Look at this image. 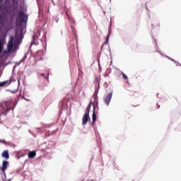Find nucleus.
<instances>
[{
  "instance_id": "1",
  "label": "nucleus",
  "mask_w": 181,
  "mask_h": 181,
  "mask_svg": "<svg viewBox=\"0 0 181 181\" xmlns=\"http://www.w3.org/2000/svg\"><path fill=\"white\" fill-rule=\"evenodd\" d=\"M11 108L9 107V103L2 102L0 104V117L2 115H6V112L10 111Z\"/></svg>"
},
{
  "instance_id": "2",
  "label": "nucleus",
  "mask_w": 181,
  "mask_h": 181,
  "mask_svg": "<svg viewBox=\"0 0 181 181\" xmlns=\"http://www.w3.org/2000/svg\"><path fill=\"white\" fill-rule=\"evenodd\" d=\"M16 22L20 21L21 23H26L28 22V16L25 14L23 11H18V17L16 19Z\"/></svg>"
},
{
  "instance_id": "3",
  "label": "nucleus",
  "mask_w": 181,
  "mask_h": 181,
  "mask_svg": "<svg viewBox=\"0 0 181 181\" xmlns=\"http://www.w3.org/2000/svg\"><path fill=\"white\" fill-rule=\"evenodd\" d=\"M112 98V92H110L108 95L105 96L104 98L105 104H106L107 106L110 105V103H111V100Z\"/></svg>"
},
{
  "instance_id": "4",
  "label": "nucleus",
  "mask_w": 181,
  "mask_h": 181,
  "mask_svg": "<svg viewBox=\"0 0 181 181\" xmlns=\"http://www.w3.org/2000/svg\"><path fill=\"white\" fill-rule=\"evenodd\" d=\"M8 52H12V49H13V37H11L7 45Z\"/></svg>"
},
{
  "instance_id": "5",
  "label": "nucleus",
  "mask_w": 181,
  "mask_h": 181,
  "mask_svg": "<svg viewBox=\"0 0 181 181\" xmlns=\"http://www.w3.org/2000/svg\"><path fill=\"white\" fill-rule=\"evenodd\" d=\"M91 105H93V112L95 111V105L93 104V101H90L88 104L85 114L90 115V110H91Z\"/></svg>"
},
{
  "instance_id": "6",
  "label": "nucleus",
  "mask_w": 181,
  "mask_h": 181,
  "mask_svg": "<svg viewBox=\"0 0 181 181\" xmlns=\"http://www.w3.org/2000/svg\"><path fill=\"white\" fill-rule=\"evenodd\" d=\"M90 115L85 113V115L83 117L82 119V122H83V125H86V124H87V122H88V117Z\"/></svg>"
},
{
  "instance_id": "7",
  "label": "nucleus",
  "mask_w": 181,
  "mask_h": 181,
  "mask_svg": "<svg viewBox=\"0 0 181 181\" xmlns=\"http://www.w3.org/2000/svg\"><path fill=\"white\" fill-rule=\"evenodd\" d=\"M8 165H9V162L5 160L3 161L2 167L1 168L2 172H5V170L8 169Z\"/></svg>"
},
{
  "instance_id": "8",
  "label": "nucleus",
  "mask_w": 181,
  "mask_h": 181,
  "mask_svg": "<svg viewBox=\"0 0 181 181\" xmlns=\"http://www.w3.org/2000/svg\"><path fill=\"white\" fill-rule=\"evenodd\" d=\"M1 156L5 159H9V151L8 150L4 151L1 153Z\"/></svg>"
},
{
  "instance_id": "9",
  "label": "nucleus",
  "mask_w": 181,
  "mask_h": 181,
  "mask_svg": "<svg viewBox=\"0 0 181 181\" xmlns=\"http://www.w3.org/2000/svg\"><path fill=\"white\" fill-rule=\"evenodd\" d=\"M11 83H12V80L0 82V87H5V86H9V84H11Z\"/></svg>"
},
{
  "instance_id": "10",
  "label": "nucleus",
  "mask_w": 181,
  "mask_h": 181,
  "mask_svg": "<svg viewBox=\"0 0 181 181\" xmlns=\"http://www.w3.org/2000/svg\"><path fill=\"white\" fill-rule=\"evenodd\" d=\"M35 156H36V151H30L28 153L29 159H33V158H35Z\"/></svg>"
},
{
  "instance_id": "11",
  "label": "nucleus",
  "mask_w": 181,
  "mask_h": 181,
  "mask_svg": "<svg viewBox=\"0 0 181 181\" xmlns=\"http://www.w3.org/2000/svg\"><path fill=\"white\" fill-rule=\"evenodd\" d=\"M5 43L4 39H0V54L2 53V49H4V44Z\"/></svg>"
},
{
  "instance_id": "12",
  "label": "nucleus",
  "mask_w": 181,
  "mask_h": 181,
  "mask_svg": "<svg viewBox=\"0 0 181 181\" xmlns=\"http://www.w3.org/2000/svg\"><path fill=\"white\" fill-rule=\"evenodd\" d=\"M23 30H21V35H18V33H16V37L17 40H22L23 39V35L22 34Z\"/></svg>"
},
{
  "instance_id": "13",
  "label": "nucleus",
  "mask_w": 181,
  "mask_h": 181,
  "mask_svg": "<svg viewBox=\"0 0 181 181\" xmlns=\"http://www.w3.org/2000/svg\"><path fill=\"white\" fill-rule=\"evenodd\" d=\"M111 33H108L105 41V45H108V41L110 40V36Z\"/></svg>"
},
{
  "instance_id": "14",
  "label": "nucleus",
  "mask_w": 181,
  "mask_h": 181,
  "mask_svg": "<svg viewBox=\"0 0 181 181\" xmlns=\"http://www.w3.org/2000/svg\"><path fill=\"white\" fill-rule=\"evenodd\" d=\"M97 121V115H95V111H93V122H95Z\"/></svg>"
},
{
  "instance_id": "15",
  "label": "nucleus",
  "mask_w": 181,
  "mask_h": 181,
  "mask_svg": "<svg viewBox=\"0 0 181 181\" xmlns=\"http://www.w3.org/2000/svg\"><path fill=\"white\" fill-rule=\"evenodd\" d=\"M122 76L124 80H128V76L122 71Z\"/></svg>"
},
{
  "instance_id": "16",
  "label": "nucleus",
  "mask_w": 181,
  "mask_h": 181,
  "mask_svg": "<svg viewBox=\"0 0 181 181\" xmlns=\"http://www.w3.org/2000/svg\"><path fill=\"white\" fill-rule=\"evenodd\" d=\"M40 76L42 77H43L44 78H47V80H49V74L47 75V78H46V76L45 75V74H41Z\"/></svg>"
},
{
  "instance_id": "17",
  "label": "nucleus",
  "mask_w": 181,
  "mask_h": 181,
  "mask_svg": "<svg viewBox=\"0 0 181 181\" xmlns=\"http://www.w3.org/2000/svg\"><path fill=\"white\" fill-rule=\"evenodd\" d=\"M68 18L69 20V22H72V23H74V19L71 17H70V16H68Z\"/></svg>"
},
{
  "instance_id": "18",
  "label": "nucleus",
  "mask_w": 181,
  "mask_h": 181,
  "mask_svg": "<svg viewBox=\"0 0 181 181\" xmlns=\"http://www.w3.org/2000/svg\"><path fill=\"white\" fill-rule=\"evenodd\" d=\"M0 143L1 144H4V145H8V143H7V141H5V140H0Z\"/></svg>"
},
{
  "instance_id": "19",
  "label": "nucleus",
  "mask_w": 181,
  "mask_h": 181,
  "mask_svg": "<svg viewBox=\"0 0 181 181\" xmlns=\"http://www.w3.org/2000/svg\"><path fill=\"white\" fill-rule=\"evenodd\" d=\"M98 95H97V94H95V93L93 94V97H94V98H95V101H98Z\"/></svg>"
},
{
  "instance_id": "20",
  "label": "nucleus",
  "mask_w": 181,
  "mask_h": 181,
  "mask_svg": "<svg viewBox=\"0 0 181 181\" xmlns=\"http://www.w3.org/2000/svg\"><path fill=\"white\" fill-rule=\"evenodd\" d=\"M94 94L98 95V89L95 90Z\"/></svg>"
},
{
  "instance_id": "21",
  "label": "nucleus",
  "mask_w": 181,
  "mask_h": 181,
  "mask_svg": "<svg viewBox=\"0 0 181 181\" xmlns=\"http://www.w3.org/2000/svg\"><path fill=\"white\" fill-rule=\"evenodd\" d=\"M12 2H13V5H15L16 4H18V3L16 2V0H12Z\"/></svg>"
},
{
  "instance_id": "22",
  "label": "nucleus",
  "mask_w": 181,
  "mask_h": 181,
  "mask_svg": "<svg viewBox=\"0 0 181 181\" xmlns=\"http://www.w3.org/2000/svg\"><path fill=\"white\" fill-rule=\"evenodd\" d=\"M2 18H4V16H2V14H0V21H2Z\"/></svg>"
},
{
  "instance_id": "23",
  "label": "nucleus",
  "mask_w": 181,
  "mask_h": 181,
  "mask_svg": "<svg viewBox=\"0 0 181 181\" xmlns=\"http://www.w3.org/2000/svg\"><path fill=\"white\" fill-rule=\"evenodd\" d=\"M13 146H14V147H15V146H16V145L13 144Z\"/></svg>"
},
{
  "instance_id": "24",
  "label": "nucleus",
  "mask_w": 181,
  "mask_h": 181,
  "mask_svg": "<svg viewBox=\"0 0 181 181\" xmlns=\"http://www.w3.org/2000/svg\"><path fill=\"white\" fill-rule=\"evenodd\" d=\"M2 1H4V0H0V2H2Z\"/></svg>"
},
{
  "instance_id": "25",
  "label": "nucleus",
  "mask_w": 181,
  "mask_h": 181,
  "mask_svg": "<svg viewBox=\"0 0 181 181\" xmlns=\"http://www.w3.org/2000/svg\"><path fill=\"white\" fill-rule=\"evenodd\" d=\"M24 59H26V56L24 57Z\"/></svg>"
},
{
  "instance_id": "26",
  "label": "nucleus",
  "mask_w": 181,
  "mask_h": 181,
  "mask_svg": "<svg viewBox=\"0 0 181 181\" xmlns=\"http://www.w3.org/2000/svg\"><path fill=\"white\" fill-rule=\"evenodd\" d=\"M171 60L173 61V62H175V60H173V59H171Z\"/></svg>"
},
{
  "instance_id": "27",
  "label": "nucleus",
  "mask_w": 181,
  "mask_h": 181,
  "mask_svg": "<svg viewBox=\"0 0 181 181\" xmlns=\"http://www.w3.org/2000/svg\"><path fill=\"white\" fill-rule=\"evenodd\" d=\"M18 83H19V80H18Z\"/></svg>"
},
{
  "instance_id": "28",
  "label": "nucleus",
  "mask_w": 181,
  "mask_h": 181,
  "mask_svg": "<svg viewBox=\"0 0 181 181\" xmlns=\"http://www.w3.org/2000/svg\"><path fill=\"white\" fill-rule=\"evenodd\" d=\"M82 181H84V180H83Z\"/></svg>"
},
{
  "instance_id": "29",
  "label": "nucleus",
  "mask_w": 181,
  "mask_h": 181,
  "mask_svg": "<svg viewBox=\"0 0 181 181\" xmlns=\"http://www.w3.org/2000/svg\"><path fill=\"white\" fill-rule=\"evenodd\" d=\"M8 1V0H6V1Z\"/></svg>"
}]
</instances>
